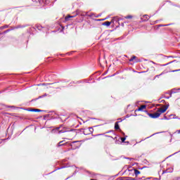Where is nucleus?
<instances>
[{
  "label": "nucleus",
  "mask_w": 180,
  "mask_h": 180,
  "mask_svg": "<svg viewBox=\"0 0 180 180\" xmlns=\"http://www.w3.org/2000/svg\"><path fill=\"white\" fill-rule=\"evenodd\" d=\"M64 141H60L58 144V147H61V146H64Z\"/></svg>",
  "instance_id": "6e6552de"
},
{
  "label": "nucleus",
  "mask_w": 180,
  "mask_h": 180,
  "mask_svg": "<svg viewBox=\"0 0 180 180\" xmlns=\"http://www.w3.org/2000/svg\"><path fill=\"white\" fill-rule=\"evenodd\" d=\"M153 64H155V63H154V62H152Z\"/></svg>",
  "instance_id": "5701e85b"
},
{
  "label": "nucleus",
  "mask_w": 180,
  "mask_h": 180,
  "mask_svg": "<svg viewBox=\"0 0 180 180\" xmlns=\"http://www.w3.org/2000/svg\"><path fill=\"white\" fill-rule=\"evenodd\" d=\"M164 118L165 119V120H169V118H167V117H164Z\"/></svg>",
  "instance_id": "f3484780"
},
{
  "label": "nucleus",
  "mask_w": 180,
  "mask_h": 180,
  "mask_svg": "<svg viewBox=\"0 0 180 180\" xmlns=\"http://www.w3.org/2000/svg\"><path fill=\"white\" fill-rule=\"evenodd\" d=\"M111 23H112V22H109V21H106V22H105L103 23V26L109 27V26H110V24H111Z\"/></svg>",
  "instance_id": "7ed1b4c3"
},
{
  "label": "nucleus",
  "mask_w": 180,
  "mask_h": 180,
  "mask_svg": "<svg viewBox=\"0 0 180 180\" xmlns=\"http://www.w3.org/2000/svg\"><path fill=\"white\" fill-rule=\"evenodd\" d=\"M30 112H40V110H39V109H32V110H30Z\"/></svg>",
  "instance_id": "9b49d317"
},
{
  "label": "nucleus",
  "mask_w": 180,
  "mask_h": 180,
  "mask_svg": "<svg viewBox=\"0 0 180 180\" xmlns=\"http://www.w3.org/2000/svg\"><path fill=\"white\" fill-rule=\"evenodd\" d=\"M131 18H133V16L131 15H128L125 17V19H131Z\"/></svg>",
  "instance_id": "f8f14e48"
},
{
  "label": "nucleus",
  "mask_w": 180,
  "mask_h": 180,
  "mask_svg": "<svg viewBox=\"0 0 180 180\" xmlns=\"http://www.w3.org/2000/svg\"><path fill=\"white\" fill-rule=\"evenodd\" d=\"M160 26H164V25H160Z\"/></svg>",
  "instance_id": "b1692460"
},
{
  "label": "nucleus",
  "mask_w": 180,
  "mask_h": 180,
  "mask_svg": "<svg viewBox=\"0 0 180 180\" xmlns=\"http://www.w3.org/2000/svg\"><path fill=\"white\" fill-rule=\"evenodd\" d=\"M136 56H133L131 57V58L129 59V61H134V60H136Z\"/></svg>",
  "instance_id": "9d476101"
},
{
  "label": "nucleus",
  "mask_w": 180,
  "mask_h": 180,
  "mask_svg": "<svg viewBox=\"0 0 180 180\" xmlns=\"http://www.w3.org/2000/svg\"><path fill=\"white\" fill-rule=\"evenodd\" d=\"M115 130H119V129H120V127H119V122H115Z\"/></svg>",
  "instance_id": "20e7f679"
},
{
  "label": "nucleus",
  "mask_w": 180,
  "mask_h": 180,
  "mask_svg": "<svg viewBox=\"0 0 180 180\" xmlns=\"http://www.w3.org/2000/svg\"><path fill=\"white\" fill-rule=\"evenodd\" d=\"M89 131H91V133H92V131H94V129L92 127H90Z\"/></svg>",
  "instance_id": "2eb2a0df"
},
{
  "label": "nucleus",
  "mask_w": 180,
  "mask_h": 180,
  "mask_svg": "<svg viewBox=\"0 0 180 180\" xmlns=\"http://www.w3.org/2000/svg\"><path fill=\"white\" fill-rule=\"evenodd\" d=\"M168 106L169 105H164L162 108H158L157 112L154 113H149L148 114L149 117H151L152 119H157L158 117H160L162 113H165V112H167V110L168 109Z\"/></svg>",
  "instance_id": "f257e3e1"
},
{
  "label": "nucleus",
  "mask_w": 180,
  "mask_h": 180,
  "mask_svg": "<svg viewBox=\"0 0 180 180\" xmlns=\"http://www.w3.org/2000/svg\"><path fill=\"white\" fill-rule=\"evenodd\" d=\"M172 92H174V93L175 94V92H176V89H174L172 90Z\"/></svg>",
  "instance_id": "dca6fc26"
},
{
  "label": "nucleus",
  "mask_w": 180,
  "mask_h": 180,
  "mask_svg": "<svg viewBox=\"0 0 180 180\" xmlns=\"http://www.w3.org/2000/svg\"><path fill=\"white\" fill-rule=\"evenodd\" d=\"M103 20H106V18L103 19Z\"/></svg>",
  "instance_id": "412c9836"
},
{
  "label": "nucleus",
  "mask_w": 180,
  "mask_h": 180,
  "mask_svg": "<svg viewBox=\"0 0 180 180\" xmlns=\"http://www.w3.org/2000/svg\"><path fill=\"white\" fill-rule=\"evenodd\" d=\"M83 15H84V16L86 15V13H83Z\"/></svg>",
  "instance_id": "6ab92c4d"
},
{
  "label": "nucleus",
  "mask_w": 180,
  "mask_h": 180,
  "mask_svg": "<svg viewBox=\"0 0 180 180\" xmlns=\"http://www.w3.org/2000/svg\"><path fill=\"white\" fill-rule=\"evenodd\" d=\"M36 1L37 2H39V4H41L43 2V0H33Z\"/></svg>",
  "instance_id": "ddd939ff"
},
{
  "label": "nucleus",
  "mask_w": 180,
  "mask_h": 180,
  "mask_svg": "<svg viewBox=\"0 0 180 180\" xmlns=\"http://www.w3.org/2000/svg\"><path fill=\"white\" fill-rule=\"evenodd\" d=\"M70 18H74V16H72V15H68V16L65 17V20H70Z\"/></svg>",
  "instance_id": "1a4fd4ad"
},
{
  "label": "nucleus",
  "mask_w": 180,
  "mask_h": 180,
  "mask_svg": "<svg viewBox=\"0 0 180 180\" xmlns=\"http://www.w3.org/2000/svg\"><path fill=\"white\" fill-rule=\"evenodd\" d=\"M146 17V19H149L148 15H145Z\"/></svg>",
  "instance_id": "aec40b11"
},
{
  "label": "nucleus",
  "mask_w": 180,
  "mask_h": 180,
  "mask_svg": "<svg viewBox=\"0 0 180 180\" xmlns=\"http://www.w3.org/2000/svg\"><path fill=\"white\" fill-rule=\"evenodd\" d=\"M177 133H178V134H180V129L177 130Z\"/></svg>",
  "instance_id": "a211bd4d"
},
{
  "label": "nucleus",
  "mask_w": 180,
  "mask_h": 180,
  "mask_svg": "<svg viewBox=\"0 0 180 180\" xmlns=\"http://www.w3.org/2000/svg\"><path fill=\"white\" fill-rule=\"evenodd\" d=\"M134 174L137 176L138 175H140V171L138 169H134Z\"/></svg>",
  "instance_id": "0eeeda50"
},
{
  "label": "nucleus",
  "mask_w": 180,
  "mask_h": 180,
  "mask_svg": "<svg viewBox=\"0 0 180 180\" xmlns=\"http://www.w3.org/2000/svg\"><path fill=\"white\" fill-rule=\"evenodd\" d=\"M66 131H68V130H67L65 128H63L62 130L59 131V133H66Z\"/></svg>",
  "instance_id": "423d86ee"
},
{
  "label": "nucleus",
  "mask_w": 180,
  "mask_h": 180,
  "mask_svg": "<svg viewBox=\"0 0 180 180\" xmlns=\"http://www.w3.org/2000/svg\"><path fill=\"white\" fill-rule=\"evenodd\" d=\"M177 91H180V89H178Z\"/></svg>",
  "instance_id": "4be33fe9"
},
{
  "label": "nucleus",
  "mask_w": 180,
  "mask_h": 180,
  "mask_svg": "<svg viewBox=\"0 0 180 180\" xmlns=\"http://www.w3.org/2000/svg\"><path fill=\"white\" fill-rule=\"evenodd\" d=\"M170 119H179L176 115H169Z\"/></svg>",
  "instance_id": "39448f33"
},
{
  "label": "nucleus",
  "mask_w": 180,
  "mask_h": 180,
  "mask_svg": "<svg viewBox=\"0 0 180 180\" xmlns=\"http://www.w3.org/2000/svg\"><path fill=\"white\" fill-rule=\"evenodd\" d=\"M146 105H141L139 109L136 110L135 112H141L146 109Z\"/></svg>",
  "instance_id": "f03ea898"
},
{
  "label": "nucleus",
  "mask_w": 180,
  "mask_h": 180,
  "mask_svg": "<svg viewBox=\"0 0 180 180\" xmlns=\"http://www.w3.org/2000/svg\"><path fill=\"white\" fill-rule=\"evenodd\" d=\"M121 140H122V143H124V141H126V138H124V137L121 138Z\"/></svg>",
  "instance_id": "4468645a"
}]
</instances>
